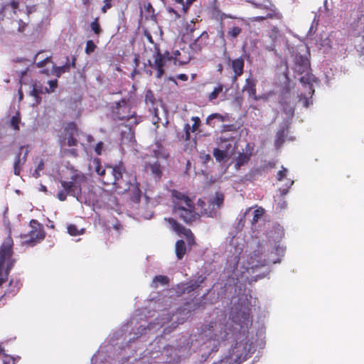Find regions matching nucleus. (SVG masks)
<instances>
[{"instance_id": "f257e3e1", "label": "nucleus", "mask_w": 364, "mask_h": 364, "mask_svg": "<svg viewBox=\"0 0 364 364\" xmlns=\"http://www.w3.org/2000/svg\"><path fill=\"white\" fill-rule=\"evenodd\" d=\"M93 166L96 173L102 177V181L104 184L113 185L114 191L119 194L132 190L136 193V199L139 200L141 191L139 187L132 184L128 180L123 178L125 168L121 161L117 166L105 167L102 166L101 161H93Z\"/></svg>"}, {"instance_id": "f03ea898", "label": "nucleus", "mask_w": 364, "mask_h": 364, "mask_svg": "<svg viewBox=\"0 0 364 364\" xmlns=\"http://www.w3.org/2000/svg\"><path fill=\"white\" fill-rule=\"evenodd\" d=\"M172 196L173 212L184 223L191 225L200 219V215L195 211L194 203L188 196L175 190Z\"/></svg>"}, {"instance_id": "7ed1b4c3", "label": "nucleus", "mask_w": 364, "mask_h": 364, "mask_svg": "<svg viewBox=\"0 0 364 364\" xmlns=\"http://www.w3.org/2000/svg\"><path fill=\"white\" fill-rule=\"evenodd\" d=\"M255 350L254 342L246 336L242 340L237 341L235 346L230 349L225 362L229 364H240L251 357Z\"/></svg>"}, {"instance_id": "20e7f679", "label": "nucleus", "mask_w": 364, "mask_h": 364, "mask_svg": "<svg viewBox=\"0 0 364 364\" xmlns=\"http://www.w3.org/2000/svg\"><path fill=\"white\" fill-rule=\"evenodd\" d=\"M13 245V239L9 235L0 246V286L7 279L15 262V259H11Z\"/></svg>"}, {"instance_id": "39448f33", "label": "nucleus", "mask_w": 364, "mask_h": 364, "mask_svg": "<svg viewBox=\"0 0 364 364\" xmlns=\"http://www.w3.org/2000/svg\"><path fill=\"white\" fill-rule=\"evenodd\" d=\"M87 182L85 175L81 172H75L68 181L60 180V183L63 190L58 192L57 197L60 201H64L70 195L78 198L82 193V185Z\"/></svg>"}, {"instance_id": "423d86ee", "label": "nucleus", "mask_w": 364, "mask_h": 364, "mask_svg": "<svg viewBox=\"0 0 364 364\" xmlns=\"http://www.w3.org/2000/svg\"><path fill=\"white\" fill-rule=\"evenodd\" d=\"M224 194L216 192L213 198L206 200L199 199L198 205L201 208V214L208 217H214L217 215L218 210L223 206L224 203Z\"/></svg>"}, {"instance_id": "0eeeda50", "label": "nucleus", "mask_w": 364, "mask_h": 364, "mask_svg": "<svg viewBox=\"0 0 364 364\" xmlns=\"http://www.w3.org/2000/svg\"><path fill=\"white\" fill-rule=\"evenodd\" d=\"M30 227L31 230L28 234L21 235V237L25 239V243L34 245L45 238L46 232L44 231L43 225L37 220L32 219L30 221Z\"/></svg>"}, {"instance_id": "6e6552de", "label": "nucleus", "mask_w": 364, "mask_h": 364, "mask_svg": "<svg viewBox=\"0 0 364 364\" xmlns=\"http://www.w3.org/2000/svg\"><path fill=\"white\" fill-rule=\"evenodd\" d=\"M78 131L77 126L73 122L66 124L63 131L60 136V143L62 148L65 146H74L77 144L76 136Z\"/></svg>"}, {"instance_id": "1a4fd4ad", "label": "nucleus", "mask_w": 364, "mask_h": 364, "mask_svg": "<svg viewBox=\"0 0 364 364\" xmlns=\"http://www.w3.org/2000/svg\"><path fill=\"white\" fill-rule=\"evenodd\" d=\"M168 223L171 225L172 230L178 235H183L187 240L188 245L192 247L196 245L195 236L192 231L184 227L174 218H168Z\"/></svg>"}, {"instance_id": "9d476101", "label": "nucleus", "mask_w": 364, "mask_h": 364, "mask_svg": "<svg viewBox=\"0 0 364 364\" xmlns=\"http://www.w3.org/2000/svg\"><path fill=\"white\" fill-rule=\"evenodd\" d=\"M166 56L168 60H173L176 65H182L188 63L191 60V55L188 51L184 48L181 50H173L171 52H167Z\"/></svg>"}, {"instance_id": "9b49d317", "label": "nucleus", "mask_w": 364, "mask_h": 364, "mask_svg": "<svg viewBox=\"0 0 364 364\" xmlns=\"http://www.w3.org/2000/svg\"><path fill=\"white\" fill-rule=\"evenodd\" d=\"M261 9L265 11V15L255 16L254 21H260L267 18H282V14L278 11L274 5L269 4L267 6H262Z\"/></svg>"}, {"instance_id": "f8f14e48", "label": "nucleus", "mask_w": 364, "mask_h": 364, "mask_svg": "<svg viewBox=\"0 0 364 364\" xmlns=\"http://www.w3.org/2000/svg\"><path fill=\"white\" fill-rule=\"evenodd\" d=\"M46 64H50L51 65V70L49 71L48 70L43 71V73H46L47 75H49L50 73L56 75L57 77H59L62 73H64L66 72L69 66L68 65H63V66H59L55 67L53 64V63L51 61V59L50 58H46L43 60L40 61L37 63V66L38 68H42Z\"/></svg>"}, {"instance_id": "ddd939ff", "label": "nucleus", "mask_w": 364, "mask_h": 364, "mask_svg": "<svg viewBox=\"0 0 364 364\" xmlns=\"http://www.w3.org/2000/svg\"><path fill=\"white\" fill-rule=\"evenodd\" d=\"M205 277L198 276L196 280H191L186 283H182L178 285V289L181 294L190 293L200 287V284L204 282Z\"/></svg>"}, {"instance_id": "4468645a", "label": "nucleus", "mask_w": 364, "mask_h": 364, "mask_svg": "<svg viewBox=\"0 0 364 364\" xmlns=\"http://www.w3.org/2000/svg\"><path fill=\"white\" fill-rule=\"evenodd\" d=\"M196 30V25L193 21H184L181 24L179 35L183 41H186Z\"/></svg>"}, {"instance_id": "2eb2a0df", "label": "nucleus", "mask_w": 364, "mask_h": 364, "mask_svg": "<svg viewBox=\"0 0 364 364\" xmlns=\"http://www.w3.org/2000/svg\"><path fill=\"white\" fill-rule=\"evenodd\" d=\"M208 37V33L206 31H203L200 36L191 44V48L195 52L200 51L207 45Z\"/></svg>"}, {"instance_id": "dca6fc26", "label": "nucleus", "mask_w": 364, "mask_h": 364, "mask_svg": "<svg viewBox=\"0 0 364 364\" xmlns=\"http://www.w3.org/2000/svg\"><path fill=\"white\" fill-rule=\"evenodd\" d=\"M48 84L50 87H46L45 90H43V89H39L38 87V85L36 84H34L33 86V90L31 92V95L37 97L40 93H43L44 92L47 93L53 92L55 89L57 87V80H50L48 81Z\"/></svg>"}, {"instance_id": "f3484780", "label": "nucleus", "mask_w": 364, "mask_h": 364, "mask_svg": "<svg viewBox=\"0 0 364 364\" xmlns=\"http://www.w3.org/2000/svg\"><path fill=\"white\" fill-rule=\"evenodd\" d=\"M309 61L306 58L300 57L296 60L295 70L300 74L307 72L309 68Z\"/></svg>"}, {"instance_id": "a211bd4d", "label": "nucleus", "mask_w": 364, "mask_h": 364, "mask_svg": "<svg viewBox=\"0 0 364 364\" xmlns=\"http://www.w3.org/2000/svg\"><path fill=\"white\" fill-rule=\"evenodd\" d=\"M175 252L178 260L183 258L186 253V243L183 240H178L175 244Z\"/></svg>"}, {"instance_id": "6ab92c4d", "label": "nucleus", "mask_w": 364, "mask_h": 364, "mask_svg": "<svg viewBox=\"0 0 364 364\" xmlns=\"http://www.w3.org/2000/svg\"><path fill=\"white\" fill-rule=\"evenodd\" d=\"M146 168L149 169L155 178L160 179L162 175V167L158 161L153 164L146 166Z\"/></svg>"}, {"instance_id": "aec40b11", "label": "nucleus", "mask_w": 364, "mask_h": 364, "mask_svg": "<svg viewBox=\"0 0 364 364\" xmlns=\"http://www.w3.org/2000/svg\"><path fill=\"white\" fill-rule=\"evenodd\" d=\"M244 90L248 93L250 97L254 100H257V97L256 95V83L254 80H246V84L244 87Z\"/></svg>"}, {"instance_id": "412c9836", "label": "nucleus", "mask_w": 364, "mask_h": 364, "mask_svg": "<svg viewBox=\"0 0 364 364\" xmlns=\"http://www.w3.org/2000/svg\"><path fill=\"white\" fill-rule=\"evenodd\" d=\"M117 109V114L118 115V118L119 119L129 120L132 117V115L129 116V115H125L123 114V112L125 110L129 109V107L127 106L125 100H122L119 102H118Z\"/></svg>"}, {"instance_id": "4be33fe9", "label": "nucleus", "mask_w": 364, "mask_h": 364, "mask_svg": "<svg viewBox=\"0 0 364 364\" xmlns=\"http://www.w3.org/2000/svg\"><path fill=\"white\" fill-rule=\"evenodd\" d=\"M232 67L235 77L240 76L243 72L244 60L241 58L233 60L232 61Z\"/></svg>"}, {"instance_id": "5701e85b", "label": "nucleus", "mask_w": 364, "mask_h": 364, "mask_svg": "<svg viewBox=\"0 0 364 364\" xmlns=\"http://www.w3.org/2000/svg\"><path fill=\"white\" fill-rule=\"evenodd\" d=\"M213 119H217L218 122H227L229 121V117L228 114H220L218 113L212 114L209 115L206 119V123L214 126L212 123Z\"/></svg>"}, {"instance_id": "b1692460", "label": "nucleus", "mask_w": 364, "mask_h": 364, "mask_svg": "<svg viewBox=\"0 0 364 364\" xmlns=\"http://www.w3.org/2000/svg\"><path fill=\"white\" fill-rule=\"evenodd\" d=\"M354 35L364 38V13L358 18Z\"/></svg>"}, {"instance_id": "393cba45", "label": "nucleus", "mask_w": 364, "mask_h": 364, "mask_svg": "<svg viewBox=\"0 0 364 364\" xmlns=\"http://www.w3.org/2000/svg\"><path fill=\"white\" fill-rule=\"evenodd\" d=\"M154 66L158 70L157 77H160L163 74L162 66H163L164 59L161 57V55L159 53L154 55Z\"/></svg>"}, {"instance_id": "a878e982", "label": "nucleus", "mask_w": 364, "mask_h": 364, "mask_svg": "<svg viewBox=\"0 0 364 364\" xmlns=\"http://www.w3.org/2000/svg\"><path fill=\"white\" fill-rule=\"evenodd\" d=\"M168 282L169 279L168 277L164 275H157L154 277L152 282L154 287L156 288L158 287L159 284L161 285H166L168 284Z\"/></svg>"}, {"instance_id": "bb28decb", "label": "nucleus", "mask_w": 364, "mask_h": 364, "mask_svg": "<svg viewBox=\"0 0 364 364\" xmlns=\"http://www.w3.org/2000/svg\"><path fill=\"white\" fill-rule=\"evenodd\" d=\"M242 28L238 26H232L228 31V36L231 38H237L241 33Z\"/></svg>"}, {"instance_id": "cd10ccee", "label": "nucleus", "mask_w": 364, "mask_h": 364, "mask_svg": "<svg viewBox=\"0 0 364 364\" xmlns=\"http://www.w3.org/2000/svg\"><path fill=\"white\" fill-rule=\"evenodd\" d=\"M68 232L72 236H77L82 234L83 230H79L75 225L70 224L68 226Z\"/></svg>"}, {"instance_id": "c85d7f7f", "label": "nucleus", "mask_w": 364, "mask_h": 364, "mask_svg": "<svg viewBox=\"0 0 364 364\" xmlns=\"http://www.w3.org/2000/svg\"><path fill=\"white\" fill-rule=\"evenodd\" d=\"M309 81L305 82V77H302L301 78V82L302 83H304V87L306 90H307L309 91V94H312L314 92V89H313V85H312V83L311 82V81H314V77H309Z\"/></svg>"}, {"instance_id": "c756f323", "label": "nucleus", "mask_w": 364, "mask_h": 364, "mask_svg": "<svg viewBox=\"0 0 364 364\" xmlns=\"http://www.w3.org/2000/svg\"><path fill=\"white\" fill-rule=\"evenodd\" d=\"M223 89V87L222 85H218L217 87H215L214 88L213 91L210 93L209 100H213L216 99L218 97V95L220 92H222Z\"/></svg>"}, {"instance_id": "7c9ffc66", "label": "nucleus", "mask_w": 364, "mask_h": 364, "mask_svg": "<svg viewBox=\"0 0 364 364\" xmlns=\"http://www.w3.org/2000/svg\"><path fill=\"white\" fill-rule=\"evenodd\" d=\"M264 213V210L262 208H258L254 210L253 212V218L252 219V224H255L258 222L259 219H260Z\"/></svg>"}, {"instance_id": "2f4dec72", "label": "nucleus", "mask_w": 364, "mask_h": 364, "mask_svg": "<svg viewBox=\"0 0 364 364\" xmlns=\"http://www.w3.org/2000/svg\"><path fill=\"white\" fill-rule=\"evenodd\" d=\"M90 28L92 31L97 35H100L102 32V29L100 23H98V18H95L94 21L90 23Z\"/></svg>"}, {"instance_id": "473e14b6", "label": "nucleus", "mask_w": 364, "mask_h": 364, "mask_svg": "<svg viewBox=\"0 0 364 364\" xmlns=\"http://www.w3.org/2000/svg\"><path fill=\"white\" fill-rule=\"evenodd\" d=\"M227 151L228 150L224 151L220 149H215L213 151V155L216 159H223V158L227 157Z\"/></svg>"}, {"instance_id": "72a5a7b5", "label": "nucleus", "mask_w": 364, "mask_h": 364, "mask_svg": "<svg viewBox=\"0 0 364 364\" xmlns=\"http://www.w3.org/2000/svg\"><path fill=\"white\" fill-rule=\"evenodd\" d=\"M20 123V117L18 114H16L15 116H14L11 118V125L14 129H18L19 127L18 124Z\"/></svg>"}, {"instance_id": "f704fd0d", "label": "nucleus", "mask_w": 364, "mask_h": 364, "mask_svg": "<svg viewBox=\"0 0 364 364\" xmlns=\"http://www.w3.org/2000/svg\"><path fill=\"white\" fill-rule=\"evenodd\" d=\"M96 48L95 44L92 41H87L86 43L85 52L87 54L92 53Z\"/></svg>"}, {"instance_id": "c9c22d12", "label": "nucleus", "mask_w": 364, "mask_h": 364, "mask_svg": "<svg viewBox=\"0 0 364 364\" xmlns=\"http://www.w3.org/2000/svg\"><path fill=\"white\" fill-rule=\"evenodd\" d=\"M23 163H21V161H15L14 165V174L16 176H19L21 174V166Z\"/></svg>"}, {"instance_id": "e433bc0d", "label": "nucleus", "mask_w": 364, "mask_h": 364, "mask_svg": "<svg viewBox=\"0 0 364 364\" xmlns=\"http://www.w3.org/2000/svg\"><path fill=\"white\" fill-rule=\"evenodd\" d=\"M284 135V130H282V132H279L277 134V139L275 140V144L277 146H279L284 141V140H283Z\"/></svg>"}, {"instance_id": "4c0bfd02", "label": "nucleus", "mask_w": 364, "mask_h": 364, "mask_svg": "<svg viewBox=\"0 0 364 364\" xmlns=\"http://www.w3.org/2000/svg\"><path fill=\"white\" fill-rule=\"evenodd\" d=\"M16 360L14 357L4 354L3 358L4 364H15Z\"/></svg>"}, {"instance_id": "58836bf2", "label": "nucleus", "mask_w": 364, "mask_h": 364, "mask_svg": "<svg viewBox=\"0 0 364 364\" xmlns=\"http://www.w3.org/2000/svg\"><path fill=\"white\" fill-rule=\"evenodd\" d=\"M104 149V144L101 141L97 143L95 146V151L98 156L102 155Z\"/></svg>"}, {"instance_id": "ea45409f", "label": "nucleus", "mask_w": 364, "mask_h": 364, "mask_svg": "<svg viewBox=\"0 0 364 364\" xmlns=\"http://www.w3.org/2000/svg\"><path fill=\"white\" fill-rule=\"evenodd\" d=\"M215 326H216V322L211 321L208 324L204 325L201 329H202V331L205 333L207 331H212L215 328Z\"/></svg>"}, {"instance_id": "a19ab883", "label": "nucleus", "mask_w": 364, "mask_h": 364, "mask_svg": "<svg viewBox=\"0 0 364 364\" xmlns=\"http://www.w3.org/2000/svg\"><path fill=\"white\" fill-rule=\"evenodd\" d=\"M191 119L194 122L193 124L192 125L191 129L192 132H195L198 129L200 124V120L198 117H193Z\"/></svg>"}, {"instance_id": "79ce46f5", "label": "nucleus", "mask_w": 364, "mask_h": 364, "mask_svg": "<svg viewBox=\"0 0 364 364\" xmlns=\"http://www.w3.org/2000/svg\"><path fill=\"white\" fill-rule=\"evenodd\" d=\"M287 169L282 167V170L279 171L277 175L278 181H282L287 175Z\"/></svg>"}, {"instance_id": "37998d69", "label": "nucleus", "mask_w": 364, "mask_h": 364, "mask_svg": "<svg viewBox=\"0 0 364 364\" xmlns=\"http://www.w3.org/2000/svg\"><path fill=\"white\" fill-rule=\"evenodd\" d=\"M112 6V4H111V0H105L104 1V6H102V11L103 13H106L107 11L110 9Z\"/></svg>"}, {"instance_id": "c03bdc74", "label": "nucleus", "mask_w": 364, "mask_h": 364, "mask_svg": "<svg viewBox=\"0 0 364 364\" xmlns=\"http://www.w3.org/2000/svg\"><path fill=\"white\" fill-rule=\"evenodd\" d=\"M28 149L25 146H22L20 148V155L18 156V159H21V155L23 154V159L27 157Z\"/></svg>"}, {"instance_id": "a18cd8bd", "label": "nucleus", "mask_w": 364, "mask_h": 364, "mask_svg": "<svg viewBox=\"0 0 364 364\" xmlns=\"http://www.w3.org/2000/svg\"><path fill=\"white\" fill-rule=\"evenodd\" d=\"M196 0H186V4L183 3V10L186 12L191 4H192Z\"/></svg>"}, {"instance_id": "49530a36", "label": "nucleus", "mask_w": 364, "mask_h": 364, "mask_svg": "<svg viewBox=\"0 0 364 364\" xmlns=\"http://www.w3.org/2000/svg\"><path fill=\"white\" fill-rule=\"evenodd\" d=\"M227 161H216L215 166L217 167H220L221 168H226L227 167Z\"/></svg>"}, {"instance_id": "de8ad7c7", "label": "nucleus", "mask_w": 364, "mask_h": 364, "mask_svg": "<svg viewBox=\"0 0 364 364\" xmlns=\"http://www.w3.org/2000/svg\"><path fill=\"white\" fill-rule=\"evenodd\" d=\"M177 78L186 81L188 80V76L185 74H180L177 76Z\"/></svg>"}, {"instance_id": "09e8293b", "label": "nucleus", "mask_w": 364, "mask_h": 364, "mask_svg": "<svg viewBox=\"0 0 364 364\" xmlns=\"http://www.w3.org/2000/svg\"><path fill=\"white\" fill-rule=\"evenodd\" d=\"M39 171H40V170H38V168H36L34 172L33 173V176L35 178H38L40 176Z\"/></svg>"}, {"instance_id": "8fccbe9b", "label": "nucleus", "mask_w": 364, "mask_h": 364, "mask_svg": "<svg viewBox=\"0 0 364 364\" xmlns=\"http://www.w3.org/2000/svg\"><path fill=\"white\" fill-rule=\"evenodd\" d=\"M247 161H243V160H241V161H237V163L235 164V166H237V167H240V166H242L244 165V164L245 162H247Z\"/></svg>"}, {"instance_id": "3c124183", "label": "nucleus", "mask_w": 364, "mask_h": 364, "mask_svg": "<svg viewBox=\"0 0 364 364\" xmlns=\"http://www.w3.org/2000/svg\"><path fill=\"white\" fill-rule=\"evenodd\" d=\"M43 167H44L43 161H41V162L38 164V165L36 168H38V170L41 171V170L43 169Z\"/></svg>"}, {"instance_id": "603ef678", "label": "nucleus", "mask_w": 364, "mask_h": 364, "mask_svg": "<svg viewBox=\"0 0 364 364\" xmlns=\"http://www.w3.org/2000/svg\"><path fill=\"white\" fill-rule=\"evenodd\" d=\"M185 129H186V138L188 139L189 138V129H191L189 124H186Z\"/></svg>"}, {"instance_id": "864d4df0", "label": "nucleus", "mask_w": 364, "mask_h": 364, "mask_svg": "<svg viewBox=\"0 0 364 364\" xmlns=\"http://www.w3.org/2000/svg\"><path fill=\"white\" fill-rule=\"evenodd\" d=\"M14 283V286L15 287H16L17 289H18V281H16L15 282L13 281V280H11L10 282H9V285L11 286Z\"/></svg>"}, {"instance_id": "5fc2aeb1", "label": "nucleus", "mask_w": 364, "mask_h": 364, "mask_svg": "<svg viewBox=\"0 0 364 364\" xmlns=\"http://www.w3.org/2000/svg\"><path fill=\"white\" fill-rule=\"evenodd\" d=\"M293 113H294V111H293V109L292 107H290L288 111H287V115L289 117H291L293 115Z\"/></svg>"}, {"instance_id": "6e6d98bb", "label": "nucleus", "mask_w": 364, "mask_h": 364, "mask_svg": "<svg viewBox=\"0 0 364 364\" xmlns=\"http://www.w3.org/2000/svg\"><path fill=\"white\" fill-rule=\"evenodd\" d=\"M264 265V261H258V264H255V267H258V266H263Z\"/></svg>"}, {"instance_id": "4d7b16f0", "label": "nucleus", "mask_w": 364, "mask_h": 364, "mask_svg": "<svg viewBox=\"0 0 364 364\" xmlns=\"http://www.w3.org/2000/svg\"><path fill=\"white\" fill-rule=\"evenodd\" d=\"M87 141H88V142H91V141H93V138H92V136H90V135H87Z\"/></svg>"}, {"instance_id": "13d9d810", "label": "nucleus", "mask_w": 364, "mask_h": 364, "mask_svg": "<svg viewBox=\"0 0 364 364\" xmlns=\"http://www.w3.org/2000/svg\"><path fill=\"white\" fill-rule=\"evenodd\" d=\"M175 1L178 4H181L182 6L183 5V0H175Z\"/></svg>"}, {"instance_id": "bf43d9fd", "label": "nucleus", "mask_w": 364, "mask_h": 364, "mask_svg": "<svg viewBox=\"0 0 364 364\" xmlns=\"http://www.w3.org/2000/svg\"><path fill=\"white\" fill-rule=\"evenodd\" d=\"M225 172V169L221 171V173L219 175L218 178H215L214 181L219 179L221 176Z\"/></svg>"}, {"instance_id": "052dcab7", "label": "nucleus", "mask_w": 364, "mask_h": 364, "mask_svg": "<svg viewBox=\"0 0 364 364\" xmlns=\"http://www.w3.org/2000/svg\"><path fill=\"white\" fill-rule=\"evenodd\" d=\"M287 192H288V188L284 189V190L282 191V194H283V195L287 194Z\"/></svg>"}, {"instance_id": "680f3d73", "label": "nucleus", "mask_w": 364, "mask_h": 364, "mask_svg": "<svg viewBox=\"0 0 364 364\" xmlns=\"http://www.w3.org/2000/svg\"><path fill=\"white\" fill-rule=\"evenodd\" d=\"M41 190H42V191H45V192H46V191H47V188H46V186H42V187H41Z\"/></svg>"}, {"instance_id": "e2e57ef3", "label": "nucleus", "mask_w": 364, "mask_h": 364, "mask_svg": "<svg viewBox=\"0 0 364 364\" xmlns=\"http://www.w3.org/2000/svg\"><path fill=\"white\" fill-rule=\"evenodd\" d=\"M222 70H223L222 65H218V70H219L220 72H222Z\"/></svg>"}, {"instance_id": "0e129e2a", "label": "nucleus", "mask_w": 364, "mask_h": 364, "mask_svg": "<svg viewBox=\"0 0 364 364\" xmlns=\"http://www.w3.org/2000/svg\"><path fill=\"white\" fill-rule=\"evenodd\" d=\"M4 348L0 346V354L4 353Z\"/></svg>"}, {"instance_id": "69168bd1", "label": "nucleus", "mask_w": 364, "mask_h": 364, "mask_svg": "<svg viewBox=\"0 0 364 364\" xmlns=\"http://www.w3.org/2000/svg\"><path fill=\"white\" fill-rule=\"evenodd\" d=\"M304 106L305 107H308V102H307V100L305 101Z\"/></svg>"}, {"instance_id": "338daca9", "label": "nucleus", "mask_w": 364, "mask_h": 364, "mask_svg": "<svg viewBox=\"0 0 364 364\" xmlns=\"http://www.w3.org/2000/svg\"><path fill=\"white\" fill-rule=\"evenodd\" d=\"M155 157L159 158V157H161V156L159 154H156Z\"/></svg>"}, {"instance_id": "774afa93", "label": "nucleus", "mask_w": 364, "mask_h": 364, "mask_svg": "<svg viewBox=\"0 0 364 364\" xmlns=\"http://www.w3.org/2000/svg\"><path fill=\"white\" fill-rule=\"evenodd\" d=\"M19 93H20V99H21L22 98V93H21V90H19Z\"/></svg>"}]
</instances>
